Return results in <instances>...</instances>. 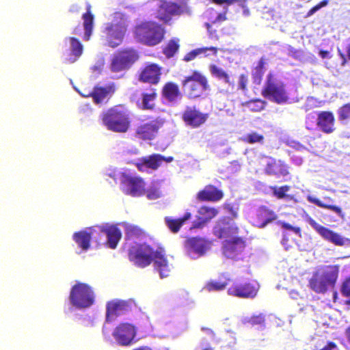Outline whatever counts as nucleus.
I'll return each mask as SVG.
<instances>
[{"mask_svg":"<svg viewBox=\"0 0 350 350\" xmlns=\"http://www.w3.org/2000/svg\"><path fill=\"white\" fill-rule=\"evenodd\" d=\"M239 231V227L228 217L218 219L213 227V234L218 239H226L224 254L228 258H234L245 247V239L236 236Z\"/></svg>","mask_w":350,"mask_h":350,"instance_id":"1","label":"nucleus"},{"mask_svg":"<svg viewBox=\"0 0 350 350\" xmlns=\"http://www.w3.org/2000/svg\"><path fill=\"white\" fill-rule=\"evenodd\" d=\"M150 15L158 21L165 25H171L174 17L182 15L191 16V8L187 1L180 3L170 0H157V3L150 10Z\"/></svg>","mask_w":350,"mask_h":350,"instance_id":"2","label":"nucleus"},{"mask_svg":"<svg viewBox=\"0 0 350 350\" xmlns=\"http://www.w3.org/2000/svg\"><path fill=\"white\" fill-rule=\"evenodd\" d=\"M164 23L154 21H144L134 26L132 32L135 40L148 46H154L165 38L166 30Z\"/></svg>","mask_w":350,"mask_h":350,"instance_id":"3","label":"nucleus"},{"mask_svg":"<svg viewBox=\"0 0 350 350\" xmlns=\"http://www.w3.org/2000/svg\"><path fill=\"white\" fill-rule=\"evenodd\" d=\"M128 17L122 12H115L109 22L104 25L102 39L105 44L111 48L121 44L128 29Z\"/></svg>","mask_w":350,"mask_h":350,"instance_id":"4","label":"nucleus"},{"mask_svg":"<svg viewBox=\"0 0 350 350\" xmlns=\"http://www.w3.org/2000/svg\"><path fill=\"white\" fill-rule=\"evenodd\" d=\"M103 124L115 133H126L131 127V118L127 109L122 105H114L100 115Z\"/></svg>","mask_w":350,"mask_h":350,"instance_id":"5","label":"nucleus"},{"mask_svg":"<svg viewBox=\"0 0 350 350\" xmlns=\"http://www.w3.org/2000/svg\"><path fill=\"white\" fill-rule=\"evenodd\" d=\"M339 265H327L322 272L313 273L309 280L310 288L317 293H325L329 286H334L338 278Z\"/></svg>","mask_w":350,"mask_h":350,"instance_id":"6","label":"nucleus"},{"mask_svg":"<svg viewBox=\"0 0 350 350\" xmlns=\"http://www.w3.org/2000/svg\"><path fill=\"white\" fill-rule=\"evenodd\" d=\"M181 84L189 99L202 97L210 88L207 78L198 70H193L191 75L184 78Z\"/></svg>","mask_w":350,"mask_h":350,"instance_id":"7","label":"nucleus"},{"mask_svg":"<svg viewBox=\"0 0 350 350\" xmlns=\"http://www.w3.org/2000/svg\"><path fill=\"white\" fill-rule=\"evenodd\" d=\"M261 94L264 98L277 104L286 103L289 99L285 84L278 81L271 72L267 76Z\"/></svg>","mask_w":350,"mask_h":350,"instance_id":"8","label":"nucleus"},{"mask_svg":"<svg viewBox=\"0 0 350 350\" xmlns=\"http://www.w3.org/2000/svg\"><path fill=\"white\" fill-rule=\"evenodd\" d=\"M69 299L71 304L75 308H88L94 304V292L88 284L77 282L72 287Z\"/></svg>","mask_w":350,"mask_h":350,"instance_id":"9","label":"nucleus"},{"mask_svg":"<svg viewBox=\"0 0 350 350\" xmlns=\"http://www.w3.org/2000/svg\"><path fill=\"white\" fill-rule=\"evenodd\" d=\"M154 250L146 243H137L132 245L128 251V257L135 266L144 268L152 262Z\"/></svg>","mask_w":350,"mask_h":350,"instance_id":"10","label":"nucleus"},{"mask_svg":"<svg viewBox=\"0 0 350 350\" xmlns=\"http://www.w3.org/2000/svg\"><path fill=\"white\" fill-rule=\"evenodd\" d=\"M120 181L122 190L126 195L138 197L143 196L146 192V184L143 178L139 176L122 174Z\"/></svg>","mask_w":350,"mask_h":350,"instance_id":"11","label":"nucleus"},{"mask_svg":"<svg viewBox=\"0 0 350 350\" xmlns=\"http://www.w3.org/2000/svg\"><path fill=\"white\" fill-rule=\"evenodd\" d=\"M163 123L161 118H156L141 124L135 129V137L142 140H152L157 136Z\"/></svg>","mask_w":350,"mask_h":350,"instance_id":"12","label":"nucleus"},{"mask_svg":"<svg viewBox=\"0 0 350 350\" xmlns=\"http://www.w3.org/2000/svg\"><path fill=\"white\" fill-rule=\"evenodd\" d=\"M112 335L121 346H129L136 336V328L131 323H120L114 329Z\"/></svg>","mask_w":350,"mask_h":350,"instance_id":"13","label":"nucleus"},{"mask_svg":"<svg viewBox=\"0 0 350 350\" xmlns=\"http://www.w3.org/2000/svg\"><path fill=\"white\" fill-rule=\"evenodd\" d=\"M136 307L134 300H113L106 306V321H110L111 317H118L131 311Z\"/></svg>","mask_w":350,"mask_h":350,"instance_id":"14","label":"nucleus"},{"mask_svg":"<svg viewBox=\"0 0 350 350\" xmlns=\"http://www.w3.org/2000/svg\"><path fill=\"white\" fill-rule=\"evenodd\" d=\"M306 221L325 240L338 246H343L345 244L346 241L342 236L333 230L320 225L312 217H308Z\"/></svg>","mask_w":350,"mask_h":350,"instance_id":"15","label":"nucleus"},{"mask_svg":"<svg viewBox=\"0 0 350 350\" xmlns=\"http://www.w3.org/2000/svg\"><path fill=\"white\" fill-rule=\"evenodd\" d=\"M229 295L243 298H254L258 293V288L252 283L235 282L228 288Z\"/></svg>","mask_w":350,"mask_h":350,"instance_id":"16","label":"nucleus"},{"mask_svg":"<svg viewBox=\"0 0 350 350\" xmlns=\"http://www.w3.org/2000/svg\"><path fill=\"white\" fill-rule=\"evenodd\" d=\"M154 269L157 271L161 278H167L172 271V265L169 263L163 247H159L152 255Z\"/></svg>","mask_w":350,"mask_h":350,"instance_id":"17","label":"nucleus"},{"mask_svg":"<svg viewBox=\"0 0 350 350\" xmlns=\"http://www.w3.org/2000/svg\"><path fill=\"white\" fill-rule=\"evenodd\" d=\"M182 120L192 128H198L206 122L208 118V113H204L193 107H187L182 113Z\"/></svg>","mask_w":350,"mask_h":350,"instance_id":"18","label":"nucleus"},{"mask_svg":"<svg viewBox=\"0 0 350 350\" xmlns=\"http://www.w3.org/2000/svg\"><path fill=\"white\" fill-rule=\"evenodd\" d=\"M72 238L78 246L84 251H87L90 248L91 240H94L98 244L102 241L99 232L94 229L75 232Z\"/></svg>","mask_w":350,"mask_h":350,"instance_id":"19","label":"nucleus"},{"mask_svg":"<svg viewBox=\"0 0 350 350\" xmlns=\"http://www.w3.org/2000/svg\"><path fill=\"white\" fill-rule=\"evenodd\" d=\"M278 218L275 213L265 206H260L252 217V224L259 228H265L267 224Z\"/></svg>","mask_w":350,"mask_h":350,"instance_id":"20","label":"nucleus"},{"mask_svg":"<svg viewBox=\"0 0 350 350\" xmlns=\"http://www.w3.org/2000/svg\"><path fill=\"white\" fill-rule=\"evenodd\" d=\"M161 75V68L157 64H150L145 66L139 75V81L153 85L157 84Z\"/></svg>","mask_w":350,"mask_h":350,"instance_id":"21","label":"nucleus"},{"mask_svg":"<svg viewBox=\"0 0 350 350\" xmlns=\"http://www.w3.org/2000/svg\"><path fill=\"white\" fill-rule=\"evenodd\" d=\"M219 211L217 208L208 206H202L198 211L196 219L193 222V228H202L213 218Z\"/></svg>","mask_w":350,"mask_h":350,"instance_id":"22","label":"nucleus"},{"mask_svg":"<svg viewBox=\"0 0 350 350\" xmlns=\"http://www.w3.org/2000/svg\"><path fill=\"white\" fill-rule=\"evenodd\" d=\"M98 231L102 241L103 240V235L105 234L107 236L106 245L108 247L111 249L116 248L122 237L121 231L118 227L116 226H101Z\"/></svg>","mask_w":350,"mask_h":350,"instance_id":"23","label":"nucleus"},{"mask_svg":"<svg viewBox=\"0 0 350 350\" xmlns=\"http://www.w3.org/2000/svg\"><path fill=\"white\" fill-rule=\"evenodd\" d=\"M317 125L324 133L330 134L335 131V118L332 112L323 111L317 114Z\"/></svg>","mask_w":350,"mask_h":350,"instance_id":"24","label":"nucleus"},{"mask_svg":"<svg viewBox=\"0 0 350 350\" xmlns=\"http://www.w3.org/2000/svg\"><path fill=\"white\" fill-rule=\"evenodd\" d=\"M223 197L222 191L212 185L205 186L197 193V199L200 202H217Z\"/></svg>","mask_w":350,"mask_h":350,"instance_id":"25","label":"nucleus"},{"mask_svg":"<svg viewBox=\"0 0 350 350\" xmlns=\"http://www.w3.org/2000/svg\"><path fill=\"white\" fill-rule=\"evenodd\" d=\"M185 246L190 255L197 254L203 256L206 250V244L204 239L200 237H189L185 241Z\"/></svg>","mask_w":350,"mask_h":350,"instance_id":"26","label":"nucleus"},{"mask_svg":"<svg viewBox=\"0 0 350 350\" xmlns=\"http://www.w3.org/2000/svg\"><path fill=\"white\" fill-rule=\"evenodd\" d=\"M288 169L289 167L284 161L271 159V161L266 165L265 172L268 175L286 176L289 174Z\"/></svg>","mask_w":350,"mask_h":350,"instance_id":"27","label":"nucleus"},{"mask_svg":"<svg viewBox=\"0 0 350 350\" xmlns=\"http://www.w3.org/2000/svg\"><path fill=\"white\" fill-rule=\"evenodd\" d=\"M162 155L153 154L148 157H142L139 162L135 163L137 170L140 172H145L147 168L152 170H157L161 165Z\"/></svg>","mask_w":350,"mask_h":350,"instance_id":"28","label":"nucleus"},{"mask_svg":"<svg viewBox=\"0 0 350 350\" xmlns=\"http://www.w3.org/2000/svg\"><path fill=\"white\" fill-rule=\"evenodd\" d=\"M82 19L84 29L83 39L85 41H89L93 32L94 20L92 5L90 3H86V12L82 14Z\"/></svg>","mask_w":350,"mask_h":350,"instance_id":"29","label":"nucleus"},{"mask_svg":"<svg viewBox=\"0 0 350 350\" xmlns=\"http://www.w3.org/2000/svg\"><path fill=\"white\" fill-rule=\"evenodd\" d=\"M66 40H68L70 43V53L66 61L69 64H72L82 55L83 46L80 40L74 36L68 37Z\"/></svg>","mask_w":350,"mask_h":350,"instance_id":"30","label":"nucleus"},{"mask_svg":"<svg viewBox=\"0 0 350 350\" xmlns=\"http://www.w3.org/2000/svg\"><path fill=\"white\" fill-rule=\"evenodd\" d=\"M231 279L226 273H221L218 280H210L204 286V289L208 292L221 291L224 290Z\"/></svg>","mask_w":350,"mask_h":350,"instance_id":"31","label":"nucleus"},{"mask_svg":"<svg viewBox=\"0 0 350 350\" xmlns=\"http://www.w3.org/2000/svg\"><path fill=\"white\" fill-rule=\"evenodd\" d=\"M161 94L163 97L169 102H174L183 96L178 85L172 81L167 82L163 87Z\"/></svg>","mask_w":350,"mask_h":350,"instance_id":"32","label":"nucleus"},{"mask_svg":"<svg viewBox=\"0 0 350 350\" xmlns=\"http://www.w3.org/2000/svg\"><path fill=\"white\" fill-rule=\"evenodd\" d=\"M115 92L113 85H109L107 87L95 86L92 91L88 92V94L85 96H91L93 98L94 103L100 104L103 100L111 94Z\"/></svg>","mask_w":350,"mask_h":350,"instance_id":"33","label":"nucleus"},{"mask_svg":"<svg viewBox=\"0 0 350 350\" xmlns=\"http://www.w3.org/2000/svg\"><path fill=\"white\" fill-rule=\"evenodd\" d=\"M191 217V214L190 213H186L183 217L177 219L165 217V224L172 232L177 233L185 221L189 219Z\"/></svg>","mask_w":350,"mask_h":350,"instance_id":"34","label":"nucleus"},{"mask_svg":"<svg viewBox=\"0 0 350 350\" xmlns=\"http://www.w3.org/2000/svg\"><path fill=\"white\" fill-rule=\"evenodd\" d=\"M266 59L262 57L257 62L256 66L252 70V81L256 85H260L262 82L263 75L265 71Z\"/></svg>","mask_w":350,"mask_h":350,"instance_id":"35","label":"nucleus"},{"mask_svg":"<svg viewBox=\"0 0 350 350\" xmlns=\"http://www.w3.org/2000/svg\"><path fill=\"white\" fill-rule=\"evenodd\" d=\"M117 53L129 68L139 59L137 51L133 48L120 50Z\"/></svg>","mask_w":350,"mask_h":350,"instance_id":"36","label":"nucleus"},{"mask_svg":"<svg viewBox=\"0 0 350 350\" xmlns=\"http://www.w3.org/2000/svg\"><path fill=\"white\" fill-rule=\"evenodd\" d=\"M149 91L142 94V109L144 110H152L155 107L154 100L157 97V90L150 88Z\"/></svg>","mask_w":350,"mask_h":350,"instance_id":"37","label":"nucleus"},{"mask_svg":"<svg viewBox=\"0 0 350 350\" xmlns=\"http://www.w3.org/2000/svg\"><path fill=\"white\" fill-rule=\"evenodd\" d=\"M209 70L211 75L218 80L223 81L228 85H233V81H231L230 75L221 68L215 64L209 66Z\"/></svg>","mask_w":350,"mask_h":350,"instance_id":"38","label":"nucleus"},{"mask_svg":"<svg viewBox=\"0 0 350 350\" xmlns=\"http://www.w3.org/2000/svg\"><path fill=\"white\" fill-rule=\"evenodd\" d=\"M179 40L176 38L171 39L168 41L167 44L163 49V53L167 58H171L174 56L176 52L178 51Z\"/></svg>","mask_w":350,"mask_h":350,"instance_id":"39","label":"nucleus"},{"mask_svg":"<svg viewBox=\"0 0 350 350\" xmlns=\"http://www.w3.org/2000/svg\"><path fill=\"white\" fill-rule=\"evenodd\" d=\"M308 201L314 204L315 205H317V206H319L320 208H325V209H328V210L334 211V213L338 214L342 218L344 217V214L342 213V208L336 205L328 204L323 202L321 200H320L318 198H312V197L308 198Z\"/></svg>","mask_w":350,"mask_h":350,"instance_id":"40","label":"nucleus"},{"mask_svg":"<svg viewBox=\"0 0 350 350\" xmlns=\"http://www.w3.org/2000/svg\"><path fill=\"white\" fill-rule=\"evenodd\" d=\"M207 51H212L213 54L216 55L217 53L218 49L215 46L198 48L187 53L184 56L183 60L185 62H190L194 59L198 55L202 53H205Z\"/></svg>","mask_w":350,"mask_h":350,"instance_id":"41","label":"nucleus"},{"mask_svg":"<svg viewBox=\"0 0 350 350\" xmlns=\"http://www.w3.org/2000/svg\"><path fill=\"white\" fill-rule=\"evenodd\" d=\"M267 103L260 98L253 99L243 103V106L247 107L250 111L258 112L265 109Z\"/></svg>","mask_w":350,"mask_h":350,"instance_id":"42","label":"nucleus"},{"mask_svg":"<svg viewBox=\"0 0 350 350\" xmlns=\"http://www.w3.org/2000/svg\"><path fill=\"white\" fill-rule=\"evenodd\" d=\"M226 13H227V11H225V12H224L222 13H219V14H217L216 17L214 19H212L211 18V15L217 14L216 11L214 9H212V8L208 10L207 11L206 14L208 15V19L210 20L211 23H205V26L207 28V29L208 31L210 30V29L211 27V24H215L216 23H220V22L225 21L227 19V18H226Z\"/></svg>","mask_w":350,"mask_h":350,"instance_id":"43","label":"nucleus"},{"mask_svg":"<svg viewBox=\"0 0 350 350\" xmlns=\"http://www.w3.org/2000/svg\"><path fill=\"white\" fill-rule=\"evenodd\" d=\"M110 68L112 72H118L129 68V66L116 53L111 60Z\"/></svg>","mask_w":350,"mask_h":350,"instance_id":"44","label":"nucleus"},{"mask_svg":"<svg viewBox=\"0 0 350 350\" xmlns=\"http://www.w3.org/2000/svg\"><path fill=\"white\" fill-rule=\"evenodd\" d=\"M338 120L345 124L350 122V103L342 105L337 111Z\"/></svg>","mask_w":350,"mask_h":350,"instance_id":"45","label":"nucleus"},{"mask_svg":"<svg viewBox=\"0 0 350 350\" xmlns=\"http://www.w3.org/2000/svg\"><path fill=\"white\" fill-rule=\"evenodd\" d=\"M242 142L246 144H255V143H262L264 141V136L257 132H252L241 138Z\"/></svg>","mask_w":350,"mask_h":350,"instance_id":"46","label":"nucleus"},{"mask_svg":"<svg viewBox=\"0 0 350 350\" xmlns=\"http://www.w3.org/2000/svg\"><path fill=\"white\" fill-rule=\"evenodd\" d=\"M142 234V230L135 226H128L125 228V236L126 239H133L139 237Z\"/></svg>","mask_w":350,"mask_h":350,"instance_id":"47","label":"nucleus"},{"mask_svg":"<svg viewBox=\"0 0 350 350\" xmlns=\"http://www.w3.org/2000/svg\"><path fill=\"white\" fill-rule=\"evenodd\" d=\"M340 293L345 297L349 298L347 304L350 305V275L345 278L340 286Z\"/></svg>","mask_w":350,"mask_h":350,"instance_id":"48","label":"nucleus"},{"mask_svg":"<svg viewBox=\"0 0 350 350\" xmlns=\"http://www.w3.org/2000/svg\"><path fill=\"white\" fill-rule=\"evenodd\" d=\"M291 189V187L288 185H283L281 187H271V190L273 194L278 199H282L286 196V193L288 192Z\"/></svg>","mask_w":350,"mask_h":350,"instance_id":"49","label":"nucleus"},{"mask_svg":"<svg viewBox=\"0 0 350 350\" xmlns=\"http://www.w3.org/2000/svg\"><path fill=\"white\" fill-rule=\"evenodd\" d=\"M248 77L245 74H241L239 76L238 89L243 92H247Z\"/></svg>","mask_w":350,"mask_h":350,"instance_id":"50","label":"nucleus"},{"mask_svg":"<svg viewBox=\"0 0 350 350\" xmlns=\"http://www.w3.org/2000/svg\"><path fill=\"white\" fill-rule=\"evenodd\" d=\"M278 224L280 225L282 228L291 230L297 234L299 237H301V230L299 227L293 226L292 225L282 221H278Z\"/></svg>","mask_w":350,"mask_h":350,"instance_id":"51","label":"nucleus"},{"mask_svg":"<svg viewBox=\"0 0 350 350\" xmlns=\"http://www.w3.org/2000/svg\"><path fill=\"white\" fill-rule=\"evenodd\" d=\"M265 316L262 314L253 315L248 319V323L252 325H261L265 323Z\"/></svg>","mask_w":350,"mask_h":350,"instance_id":"52","label":"nucleus"},{"mask_svg":"<svg viewBox=\"0 0 350 350\" xmlns=\"http://www.w3.org/2000/svg\"><path fill=\"white\" fill-rule=\"evenodd\" d=\"M329 3L328 0H323L319 2L318 4L312 7L309 11L307 12L306 17H310L313 15L316 12L320 10L321 8L326 6Z\"/></svg>","mask_w":350,"mask_h":350,"instance_id":"53","label":"nucleus"},{"mask_svg":"<svg viewBox=\"0 0 350 350\" xmlns=\"http://www.w3.org/2000/svg\"><path fill=\"white\" fill-rule=\"evenodd\" d=\"M213 3L217 5H222L226 3L227 5H232L236 2H241L242 8H245V3L247 0H211Z\"/></svg>","mask_w":350,"mask_h":350,"instance_id":"54","label":"nucleus"},{"mask_svg":"<svg viewBox=\"0 0 350 350\" xmlns=\"http://www.w3.org/2000/svg\"><path fill=\"white\" fill-rule=\"evenodd\" d=\"M146 196L149 200H156L160 198L161 192L157 188H150L146 191Z\"/></svg>","mask_w":350,"mask_h":350,"instance_id":"55","label":"nucleus"},{"mask_svg":"<svg viewBox=\"0 0 350 350\" xmlns=\"http://www.w3.org/2000/svg\"><path fill=\"white\" fill-rule=\"evenodd\" d=\"M337 345L334 342H329L323 347L321 349L316 348L314 350H333L336 349Z\"/></svg>","mask_w":350,"mask_h":350,"instance_id":"56","label":"nucleus"},{"mask_svg":"<svg viewBox=\"0 0 350 350\" xmlns=\"http://www.w3.org/2000/svg\"><path fill=\"white\" fill-rule=\"evenodd\" d=\"M338 53L340 57L342 59L341 65L345 66L347 62L346 55L339 49L338 50Z\"/></svg>","mask_w":350,"mask_h":350,"instance_id":"57","label":"nucleus"},{"mask_svg":"<svg viewBox=\"0 0 350 350\" xmlns=\"http://www.w3.org/2000/svg\"><path fill=\"white\" fill-rule=\"evenodd\" d=\"M201 330L203 331L204 332L208 334H210V335L213 336H215V334L213 332V330L212 329L209 328V327H202Z\"/></svg>","mask_w":350,"mask_h":350,"instance_id":"58","label":"nucleus"},{"mask_svg":"<svg viewBox=\"0 0 350 350\" xmlns=\"http://www.w3.org/2000/svg\"><path fill=\"white\" fill-rule=\"evenodd\" d=\"M80 8L77 5H72L70 6L69 9V12L72 13H78L79 12Z\"/></svg>","mask_w":350,"mask_h":350,"instance_id":"59","label":"nucleus"},{"mask_svg":"<svg viewBox=\"0 0 350 350\" xmlns=\"http://www.w3.org/2000/svg\"><path fill=\"white\" fill-rule=\"evenodd\" d=\"M72 33L75 34V35H81V26L80 25H77L76 26L73 30H72Z\"/></svg>","mask_w":350,"mask_h":350,"instance_id":"60","label":"nucleus"},{"mask_svg":"<svg viewBox=\"0 0 350 350\" xmlns=\"http://www.w3.org/2000/svg\"><path fill=\"white\" fill-rule=\"evenodd\" d=\"M319 55H320L321 58H323V59L324 58H327L329 56V51H324V50H321L319 51Z\"/></svg>","mask_w":350,"mask_h":350,"instance_id":"61","label":"nucleus"},{"mask_svg":"<svg viewBox=\"0 0 350 350\" xmlns=\"http://www.w3.org/2000/svg\"><path fill=\"white\" fill-rule=\"evenodd\" d=\"M162 158L161 159V164L163 162V161H165L167 163H170L172 162L173 160H174V158L172 157H165L164 156H162Z\"/></svg>","mask_w":350,"mask_h":350,"instance_id":"62","label":"nucleus"},{"mask_svg":"<svg viewBox=\"0 0 350 350\" xmlns=\"http://www.w3.org/2000/svg\"><path fill=\"white\" fill-rule=\"evenodd\" d=\"M345 336L348 342L350 344V325L345 330Z\"/></svg>","mask_w":350,"mask_h":350,"instance_id":"63","label":"nucleus"},{"mask_svg":"<svg viewBox=\"0 0 350 350\" xmlns=\"http://www.w3.org/2000/svg\"><path fill=\"white\" fill-rule=\"evenodd\" d=\"M133 350H152L151 348L147 346H142L137 348H135Z\"/></svg>","mask_w":350,"mask_h":350,"instance_id":"64","label":"nucleus"}]
</instances>
